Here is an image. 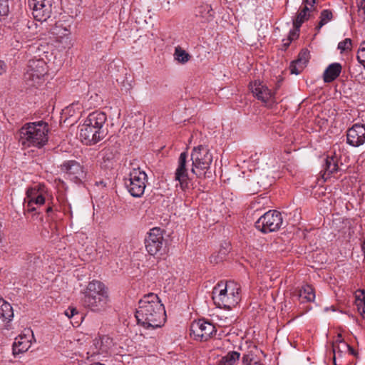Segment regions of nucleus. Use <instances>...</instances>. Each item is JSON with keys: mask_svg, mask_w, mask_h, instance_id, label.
Returning <instances> with one entry per match:
<instances>
[{"mask_svg": "<svg viewBox=\"0 0 365 365\" xmlns=\"http://www.w3.org/2000/svg\"><path fill=\"white\" fill-rule=\"evenodd\" d=\"M138 304L135 314L138 324L147 329H156L163 325L165 310L156 294L150 292L145 294Z\"/></svg>", "mask_w": 365, "mask_h": 365, "instance_id": "f257e3e1", "label": "nucleus"}, {"mask_svg": "<svg viewBox=\"0 0 365 365\" xmlns=\"http://www.w3.org/2000/svg\"><path fill=\"white\" fill-rule=\"evenodd\" d=\"M81 293L83 295L81 299L83 306L92 312H101L108 306V289L98 280L90 282Z\"/></svg>", "mask_w": 365, "mask_h": 365, "instance_id": "f03ea898", "label": "nucleus"}, {"mask_svg": "<svg viewBox=\"0 0 365 365\" xmlns=\"http://www.w3.org/2000/svg\"><path fill=\"white\" fill-rule=\"evenodd\" d=\"M48 123L40 120L24 124L19 130V142L27 147L42 148L48 140Z\"/></svg>", "mask_w": 365, "mask_h": 365, "instance_id": "7ed1b4c3", "label": "nucleus"}, {"mask_svg": "<svg viewBox=\"0 0 365 365\" xmlns=\"http://www.w3.org/2000/svg\"><path fill=\"white\" fill-rule=\"evenodd\" d=\"M144 243L148 253L154 257L159 258L168 251V241L164 238V230L160 227L150 229Z\"/></svg>", "mask_w": 365, "mask_h": 365, "instance_id": "20e7f679", "label": "nucleus"}, {"mask_svg": "<svg viewBox=\"0 0 365 365\" xmlns=\"http://www.w3.org/2000/svg\"><path fill=\"white\" fill-rule=\"evenodd\" d=\"M192 162V173L197 177L205 175V170H207L212 162V154L208 148L203 145L194 148L191 153Z\"/></svg>", "mask_w": 365, "mask_h": 365, "instance_id": "39448f33", "label": "nucleus"}, {"mask_svg": "<svg viewBox=\"0 0 365 365\" xmlns=\"http://www.w3.org/2000/svg\"><path fill=\"white\" fill-rule=\"evenodd\" d=\"M48 66L44 60L34 58L29 61L28 70L24 74L26 84L30 87H36L43 82V78L47 73Z\"/></svg>", "mask_w": 365, "mask_h": 365, "instance_id": "423d86ee", "label": "nucleus"}, {"mask_svg": "<svg viewBox=\"0 0 365 365\" xmlns=\"http://www.w3.org/2000/svg\"><path fill=\"white\" fill-rule=\"evenodd\" d=\"M147 180L148 176L145 172L138 168L133 169L128 178L124 179V184L133 197H140L145 192Z\"/></svg>", "mask_w": 365, "mask_h": 365, "instance_id": "0eeeda50", "label": "nucleus"}, {"mask_svg": "<svg viewBox=\"0 0 365 365\" xmlns=\"http://www.w3.org/2000/svg\"><path fill=\"white\" fill-rule=\"evenodd\" d=\"M282 225L283 218L277 210H269L255 222V227L263 233L277 231Z\"/></svg>", "mask_w": 365, "mask_h": 365, "instance_id": "6e6552de", "label": "nucleus"}, {"mask_svg": "<svg viewBox=\"0 0 365 365\" xmlns=\"http://www.w3.org/2000/svg\"><path fill=\"white\" fill-rule=\"evenodd\" d=\"M53 0H28V6L32 10L34 18L38 21H45L52 12Z\"/></svg>", "mask_w": 365, "mask_h": 365, "instance_id": "1a4fd4ad", "label": "nucleus"}, {"mask_svg": "<svg viewBox=\"0 0 365 365\" xmlns=\"http://www.w3.org/2000/svg\"><path fill=\"white\" fill-rule=\"evenodd\" d=\"M190 335L200 341H207L216 332L215 327L204 319L195 321L190 326Z\"/></svg>", "mask_w": 365, "mask_h": 365, "instance_id": "9d476101", "label": "nucleus"}, {"mask_svg": "<svg viewBox=\"0 0 365 365\" xmlns=\"http://www.w3.org/2000/svg\"><path fill=\"white\" fill-rule=\"evenodd\" d=\"M60 169L71 180L76 183L82 182L86 176L83 167L74 160H65L60 165Z\"/></svg>", "mask_w": 365, "mask_h": 365, "instance_id": "9b49d317", "label": "nucleus"}, {"mask_svg": "<svg viewBox=\"0 0 365 365\" xmlns=\"http://www.w3.org/2000/svg\"><path fill=\"white\" fill-rule=\"evenodd\" d=\"M250 87L253 95L263 102L266 106L272 107L277 103L275 93L269 90L266 85L255 81L250 84Z\"/></svg>", "mask_w": 365, "mask_h": 365, "instance_id": "f8f14e48", "label": "nucleus"}, {"mask_svg": "<svg viewBox=\"0 0 365 365\" xmlns=\"http://www.w3.org/2000/svg\"><path fill=\"white\" fill-rule=\"evenodd\" d=\"M106 136L105 135H101L95 128L90 126L88 123L86 121L80 126L79 138L85 145H94L102 140Z\"/></svg>", "mask_w": 365, "mask_h": 365, "instance_id": "ddd939ff", "label": "nucleus"}, {"mask_svg": "<svg viewBox=\"0 0 365 365\" xmlns=\"http://www.w3.org/2000/svg\"><path fill=\"white\" fill-rule=\"evenodd\" d=\"M346 143L353 147H359L365 143V125L355 123L346 132Z\"/></svg>", "mask_w": 365, "mask_h": 365, "instance_id": "4468645a", "label": "nucleus"}, {"mask_svg": "<svg viewBox=\"0 0 365 365\" xmlns=\"http://www.w3.org/2000/svg\"><path fill=\"white\" fill-rule=\"evenodd\" d=\"M187 158L186 152H182L178 159V166L175 171V180L178 181L180 186L182 190L189 188L190 179L188 177L187 169Z\"/></svg>", "mask_w": 365, "mask_h": 365, "instance_id": "2eb2a0df", "label": "nucleus"}, {"mask_svg": "<svg viewBox=\"0 0 365 365\" xmlns=\"http://www.w3.org/2000/svg\"><path fill=\"white\" fill-rule=\"evenodd\" d=\"M106 114L101 111H95L90 113L85 120L90 126L95 128L101 135H107L108 133L107 125H106Z\"/></svg>", "mask_w": 365, "mask_h": 365, "instance_id": "dca6fc26", "label": "nucleus"}, {"mask_svg": "<svg viewBox=\"0 0 365 365\" xmlns=\"http://www.w3.org/2000/svg\"><path fill=\"white\" fill-rule=\"evenodd\" d=\"M26 199L27 202L25 201L26 205H24V207L28 212L36 211V207L34 206V205H42L46 202V198L43 193L39 189L36 187H31L26 190ZM25 200H26L25 199Z\"/></svg>", "mask_w": 365, "mask_h": 365, "instance_id": "f3484780", "label": "nucleus"}, {"mask_svg": "<svg viewBox=\"0 0 365 365\" xmlns=\"http://www.w3.org/2000/svg\"><path fill=\"white\" fill-rule=\"evenodd\" d=\"M113 346V340L108 336L103 335L93 340V346L91 348V356L98 354H105L108 353Z\"/></svg>", "mask_w": 365, "mask_h": 365, "instance_id": "a211bd4d", "label": "nucleus"}, {"mask_svg": "<svg viewBox=\"0 0 365 365\" xmlns=\"http://www.w3.org/2000/svg\"><path fill=\"white\" fill-rule=\"evenodd\" d=\"M240 300V288L235 286L229 294L225 295V297H222V298L217 301L215 304L217 307H222L226 310H230L238 304Z\"/></svg>", "mask_w": 365, "mask_h": 365, "instance_id": "6ab92c4d", "label": "nucleus"}, {"mask_svg": "<svg viewBox=\"0 0 365 365\" xmlns=\"http://www.w3.org/2000/svg\"><path fill=\"white\" fill-rule=\"evenodd\" d=\"M14 317V311L11 304L0 297V326L9 328V323Z\"/></svg>", "mask_w": 365, "mask_h": 365, "instance_id": "aec40b11", "label": "nucleus"}, {"mask_svg": "<svg viewBox=\"0 0 365 365\" xmlns=\"http://www.w3.org/2000/svg\"><path fill=\"white\" fill-rule=\"evenodd\" d=\"M26 332L27 334H20L15 339V341L12 346L14 355L24 353L30 348L31 340L29 339V337L27 336V334L29 335V334H31L32 337H34V336L31 330L28 329Z\"/></svg>", "mask_w": 365, "mask_h": 365, "instance_id": "412c9836", "label": "nucleus"}, {"mask_svg": "<svg viewBox=\"0 0 365 365\" xmlns=\"http://www.w3.org/2000/svg\"><path fill=\"white\" fill-rule=\"evenodd\" d=\"M342 66L339 63L329 64L323 73V80L325 83H331L336 80L340 75Z\"/></svg>", "mask_w": 365, "mask_h": 365, "instance_id": "4be33fe9", "label": "nucleus"}, {"mask_svg": "<svg viewBox=\"0 0 365 365\" xmlns=\"http://www.w3.org/2000/svg\"><path fill=\"white\" fill-rule=\"evenodd\" d=\"M232 286L235 285L232 283H226L225 284L222 281L218 282L212 290V299L214 303L215 304L217 301L220 299H221L222 297H225V295L229 294V292L232 291Z\"/></svg>", "mask_w": 365, "mask_h": 365, "instance_id": "5701e85b", "label": "nucleus"}, {"mask_svg": "<svg viewBox=\"0 0 365 365\" xmlns=\"http://www.w3.org/2000/svg\"><path fill=\"white\" fill-rule=\"evenodd\" d=\"M347 348H349V344L344 341L341 334H338L337 339L332 345L334 353L333 362L334 365H337L336 361V355L339 357H341L343 353L346 351Z\"/></svg>", "mask_w": 365, "mask_h": 365, "instance_id": "b1692460", "label": "nucleus"}, {"mask_svg": "<svg viewBox=\"0 0 365 365\" xmlns=\"http://www.w3.org/2000/svg\"><path fill=\"white\" fill-rule=\"evenodd\" d=\"M339 168L336 157L327 156L323 164V170L324 171L323 177H324V175H327V178L329 177L331 174L337 172Z\"/></svg>", "mask_w": 365, "mask_h": 365, "instance_id": "393cba45", "label": "nucleus"}, {"mask_svg": "<svg viewBox=\"0 0 365 365\" xmlns=\"http://www.w3.org/2000/svg\"><path fill=\"white\" fill-rule=\"evenodd\" d=\"M308 6L309 5L305 4L304 7L297 13L293 21V26L301 27L302 24L309 19L312 11Z\"/></svg>", "mask_w": 365, "mask_h": 365, "instance_id": "a878e982", "label": "nucleus"}, {"mask_svg": "<svg viewBox=\"0 0 365 365\" xmlns=\"http://www.w3.org/2000/svg\"><path fill=\"white\" fill-rule=\"evenodd\" d=\"M102 166L106 168H112L115 162V155L110 149H104L101 151Z\"/></svg>", "mask_w": 365, "mask_h": 365, "instance_id": "bb28decb", "label": "nucleus"}, {"mask_svg": "<svg viewBox=\"0 0 365 365\" xmlns=\"http://www.w3.org/2000/svg\"><path fill=\"white\" fill-rule=\"evenodd\" d=\"M240 358V353L237 351H230L218 361V365H234Z\"/></svg>", "mask_w": 365, "mask_h": 365, "instance_id": "cd10ccee", "label": "nucleus"}, {"mask_svg": "<svg viewBox=\"0 0 365 365\" xmlns=\"http://www.w3.org/2000/svg\"><path fill=\"white\" fill-rule=\"evenodd\" d=\"M299 296L307 302H312L315 298L314 289L312 286L307 284L300 289Z\"/></svg>", "mask_w": 365, "mask_h": 365, "instance_id": "c85d7f7f", "label": "nucleus"}, {"mask_svg": "<svg viewBox=\"0 0 365 365\" xmlns=\"http://www.w3.org/2000/svg\"><path fill=\"white\" fill-rule=\"evenodd\" d=\"M196 16H200L205 20L210 21L213 16V11L210 5H203L198 7Z\"/></svg>", "mask_w": 365, "mask_h": 365, "instance_id": "c756f323", "label": "nucleus"}, {"mask_svg": "<svg viewBox=\"0 0 365 365\" xmlns=\"http://www.w3.org/2000/svg\"><path fill=\"white\" fill-rule=\"evenodd\" d=\"M319 19V22L318 25L316 26V29L317 30V31H319L323 26L327 24L333 19L332 11L329 9L322 10L320 14Z\"/></svg>", "mask_w": 365, "mask_h": 365, "instance_id": "7c9ffc66", "label": "nucleus"}, {"mask_svg": "<svg viewBox=\"0 0 365 365\" xmlns=\"http://www.w3.org/2000/svg\"><path fill=\"white\" fill-rule=\"evenodd\" d=\"M175 58L178 62L185 63L190 60V56L185 50L178 46L175 48Z\"/></svg>", "mask_w": 365, "mask_h": 365, "instance_id": "2f4dec72", "label": "nucleus"}, {"mask_svg": "<svg viewBox=\"0 0 365 365\" xmlns=\"http://www.w3.org/2000/svg\"><path fill=\"white\" fill-rule=\"evenodd\" d=\"M310 58V53L307 48H303L298 54L297 58L295 60L296 63L301 64L306 67Z\"/></svg>", "mask_w": 365, "mask_h": 365, "instance_id": "473e14b6", "label": "nucleus"}, {"mask_svg": "<svg viewBox=\"0 0 365 365\" xmlns=\"http://www.w3.org/2000/svg\"><path fill=\"white\" fill-rule=\"evenodd\" d=\"M352 48V41L351 38H345L338 43L337 48L340 50L341 53L344 51H351Z\"/></svg>", "mask_w": 365, "mask_h": 365, "instance_id": "72a5a7b5", "label": "nucleus"}, {"mask_svg": "<svg viewBox=\"0 0 365 365\" xmlns=\"http://www.w3.org/2000/svg\"><path fill=\"white\" fill-rule=\"evenodd\" d=\"M356 58L359 63L365 68V41L361 43Z\"/></svg>", "mask_w": 365, "mask_h": 365, "instance_id": "f704fd0d", "label": "nucleus"}, {"mask_svg": "<svg viewBox=\"0 0 365 365\" xmlns=\"http://www.w3.org/2000/svg\"><path fill=\"white\" fill-rule=\"evenodd\" d=\"M13 0H11L12 2ZM9 12V0H0V16H6Z\"/></svg>", "mask_w": 365, "mask_h": 365, "instance_id": "c9c22d12", "label": "nucleus"}, {"mask_svg": "<svg viewBox=\"0 0 365 365\" xmlns=\"http://www.w3.org/2000/svg\"><path fill=\"white\" fill-rule=\"evenodd\" d=\"M305 67L299 63H296V61L292 62L289 69L292 74L298 75L302 73Z\"/></svg>", "mask_w": 365, "mask_h": 365, "instance_id": "e433bc0d", "label": "nucleus"}, {"mask_svg": "<svg viewBox=\"0 0 365 365\" xmlns=\"http://www.w3.org/2000/svg\"><path fill=\"white\" fill-rule=\"evenodd\" d=\"M299 31L300 27L294 26V29L290 30L287 38L291 41L297 38L299 36Z\"/></svg>", "mask_w": 365, "mask_h": 365, "instance_id": "4c0bfd02", "label": "nucleus"}, {"mask_svg": "<svg viewBox=\"0 0 365 365\" xmlns=\"http://www.w3.org/2000/svg\"><path fill=\"white\" fill-rule=\"evenodd\" d=\"M357 301L359 302L357 304L359 311L361 314H365V296L361 299L357 298Z\"/></svg>", "mask_w": 365, "mask_h": 365, "instance_id": "58836bf2", "label": "nucleus"}, {"mask_svg": "<svg viewBox=\"0 0 365 365\" xmlns=\"http://www.w3.org/2000/svg\"><path fill=\"white\" fill-rule=\"evenodd\" d=\"M242 364H243V365H262L260 363H259L257 361H254L252 363V360L249 355L243 356Z\"/></svg>", "mask_w": 365, "mask_h": 365, "instance_id": "ea45409f", "label": "nucleus"}, {"mask_svg": "<svg viewBox=\"0 0 365 365\" xmlns=\"http://www.w3.org/2000/svg\"><path fill=\"white\" fill-rule=\"evenodd\" d=\"M78 314V311L76 309V308L75 307H68L66 311H65V314L68 317V318H71L72 317H73L75 314Z\"/></svg>", "mask_w": 365, "mask_h": 365, "instance_id": "a19ab883", "label": "nucleus"}, {"mask_svg": "<svg viewBox=\"0 0 365 365\" xmlns=\"http://www.w3.org/2000/svg\"><path fill=\"white\" fill-rule=\"evenodd\" d=\"M357 6L359 10H363V13L365 16V0H358Z\"/></svg>", "mask_w": 365, "mask_h": 365, "instance_id": "79ce46f5", "label": "nucleus"}, {"mask_svg": "<svg viewBox=\"0 0 365 365\" xmlns=\"http://www.w3.org/2000/svg\"><path fill=\"white\" fill-rule=\"evenodd\" d=\"M6 65L4 61L0 60V75L6 73Z\"/></svg>", "mask_w": 365, "mask_h": 365, "instance_id": "37998d69", "label": "nucleus"}, {"mask_svg": "<svg viewBox=\"0 0 365 365\" xmlns=\"http://www.w3.org/2000/svg\"><path fill=\"white\" fill-rule=\"evenodd\" d=\"M283 45H282V49L283 50H287V48L289 46L290 43H292V41L290 40H289L288 38L287 39H284L283 40Z\"/></svg>", "mask_w": 365, "mask_h": 365, "instance_id": "c03bdc74", "label": "nucleus"}, {"mask_svg": "<svg viewBox=\"0 0 365 365\" xmlns=\"http://www.w3.org/2000/svg\"><path fill=\"white\" fill-rule=\"evenodd\" d=\"M95 184H96V185H97L98 187L101 186V187H106V185H107L106 182H105V181H104V180H99V181H96Z\"/></svg>", "mask_w": 365, "mask_h": 365, "instance_id": "a18cd8bd", "label": "nucleus"}, {"mask_svg": "<svg viewBox=\"0 0 365 365\" xmlns=\"http://www.w3.org/2000/svg\"><path fill=\"white\" fill-rule=\"evenodd\" d=\"M346 351H349V354L356 356L357 354L356 351L349 344V348L346 349Z\"/></svg>", "mask_w": 365, "mask_h": 365, "instance_id": "49530a36", "label": "nucleus"}, {"mask_svg": "<svg viewBox=\"0 0 365 365\" xmlns=\"http://www.w3.org/2000/svg\"><path fill=\"white\" fill-rule=\"evenodd\" d=\"M317 0H303V3L309 4L311 7H313Z\"/></svg>", "mask_w": 365, "mask_h": 365, "instance_id": "de8ad7c7", "label": "nucleus"}, {"mask_svg": "<svg viewBox=\"0 0 365 365\" xmlns=\"http://www.w3.org/2000/svg\"><path fill=\"white\" fill-rule=\"evenodd\" d=\"M361 250L364 255V259H365V240L361 244Z\"/></svg>", "mask_w": 365, "mask_h": 365, "instance_id": "09e8293b", "label": "nucleus"}, {"mask_svg": "<svg viewBox=\"0 0 365 365\" xmlns=\"http://www.w3.org/2000/svg\"><path fill=\"white\" fill-rule=\"evenodd\" d=\"M62 30H63V33H62L63 36H66L69 34V31L66 29L63 28V29H62Z\"/></svg>", "mask_w": 365, "mask_h": 365, "instance_id": "8fccbe9b", "label": "nucleus"}, {"mask_svg": "<svg viewBox=\"0 0 365 365\" xmlns=\"http://www.w3.org/2000/svg\"><path fill=\"white\" fill-rule=\"evenodd\" d=\"M46 212L47 213H49L51 212H53V207L51 206H48L47 208L46 209Z\"/></svg>", "mask_w": 365, "mask_h": 365, "instance_id": "3c124183", "label": "nucleus"}, {"mask_svg": "<svg viewBox=\"0 0 365 365\" xmlns=\"http://www.w3.org/2000/svg\"><path fill=\"white\" fill-rule=\"evenodd\" d=\"M212 258H214V261L215 262V263H217L218 262V259H217V257H211V262H212ZM217 258H218V256H217Z\"/></svg>", "mask_w": 365, "mask_h": 365, "instance_id": "603ef678", "label": "nucleus"}, {"mask_svg": "<svg viewBox=\"0 0 365 365\" xmlns=\"http://www.w3.org/2000/svg\"><path fill=\"white\" fill-rule=\"evenodd\" d=\"M91 365H105V364L98 362V363H95V364H91Z\"/></svg>", "mask_w": 365, "mask_h": 365, "instance_id": "864d4df0", "label": "nucleus"}, {"mask_svg": "<svg viewBox=\"0 0 365 365\" xmlns=\"http://www.w3.org/2000/svg\"><path fill=\"white\" fill-rule=\"evenodd\" d=\"M220 252H221V254H222V255H226L227 251H226V250H225V251H220Z\"/></svg>", "mask_w": 365, "mask_h": 365, "instance_id": "5fc2aeb1", "label": "nucleus"}, {"mask_svg": "<svg viewBox=\"0 0 365 365\" xmlns=\"http://www.w3.org/2000/svg\"><path fill=\"white\" fill-rule=\"evenodd\" d=\"M360 292H361L362 294H364V290H360Z\"/></svg>", "mask_w": 365, "mask_h": 365, "instance_id": "6e6d98bb", "label": "nucleus"}]
</instances>
